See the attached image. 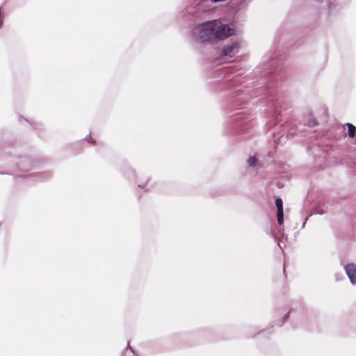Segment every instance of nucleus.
Listing matches in <instances>:
<instances>
[{
    "label": "nucleus",
    "instance_id": "nucleus-13",
    "mask_svg": "<svg viewBox=\"0 0 356 356\" xmlns=\"http://www.w3.org/2000/svg\"><path fill=\"white\" fill-rule=\"evenodd\" d=\"M277 218H284V211L283 209L277 210Z\"/></svg>",
    "mask_w": 356,
    "mask_h": 356
},
{
    "label": "nucleus",
    "instance_id": "nucleus-21",
    "mask_svg": "<svg viewBox=\"0 0 356 356\" xmlns=\"http://www.w3.org/2000/svg\"><path fill=\"white\" fill-rule=\"evenodd\" d=\"M336 280H340L339 276H338L337 274H336Z\"/></svg>",
    "mask_w": 356,
    "mask_h": 356
},
{
    "label": "nucleus",
    "instance_id": "nucleus-20",
    "mask_svg": "<svg viewBox=\"0 0 356 356\" xmlns=\"http://www.w3.org/2000/svg\"><path fill=\"white\" fill-rule=\"evenodd\" d=\"M272 134L274 136V140L276 141L277 139L275 138V133L273 131Z\"/></svg>",
    "mask_w": 356,
    "mask_h": 356
},
{
    "label": "nucleus",
    "instance_id": "nucleus-2",
    "mask_svg": "<svg viewBox=\"0 0 356 356\" xmlns=\"http://www.w3.org/2000/svg\"><path fill=\"white\" fill-rule=\"evenodd\" d=\"M252 115L245 112L234 113L226 118L223 124L222 134L233 142H239L245 138L253 126Z\"/></svg>",
    "mask_w": 356,
    "mask_h": 356
},
{
    "label": "nucleus",
    "instance_id": "nucleus-7",
    "mask_svg": "<svg viewBox=\"0 0 356 356\" xmlns=\"http://www.w3.org/2000/svg\"><path fill=\"white\" fill-rule=\"evenodd\" d=\"M290 312H291V311H289L286 314H284V316L282 318L278 319L277 321L273 322V325H272L271 327H273L275 325H277L279 327L282 326L284 324V323L286 322V321L287 320Z\"/></svg>",
    "mask_w": 356,
    "mask_h": 356
},
{
    "label": "nucleus",
    "instance_id": "nucleus-8",
    "mask_svg": "<svg viewBox=\"0 0 356 356\" xmlns=\"http://www.w3.org/2000/svg\"><path fill=\"white\" fill-rule=\"evenodd\" d=\"M200 26L197 24L191 30V35L195 40H198L200 38Z\"/></svg>",
    "mask_w": 356,
    "mask_h": 356
},
{
    "label": "nucleus",
    "instance_id": "nucleus-18",
    "mask_svg": "<svg viewBox=\"0 0 356 356\" xmlns=\"http://www.w3.org/2000/svg\"><path fill=\"white\" fill-rule=\"evenodd\" d=\"M265 330L258 331L257 329L254 330L255 334H259L260 332L264 333Z\"/></svg>",
    "mask_w": 356,
    "mask_h": 356
},
{
    "label": "nucleus",
    "instance_id": "nucleus-17",
    "mask_svg": "<svg viewBox=\"0 0 356 356\" xmlns=\"http://www.w3.org/2000/svg\"><path fill=\"white\" fill-rule=\"evenodd\" d=\"M308 219H309V216H307V217H306V218H305V219L304 222H302V227H301L302 228L305 227V224H306V222L308 220Z\"/></svg>",
    "mask_w": 356,
    "mask_h": 356
},
{
    "label": "nucleus",
    "instance_id": "nucleus-9",
    "mask_svg": "<svg viewBox=\"0 0 356 356\" xmlns=\"http://www.w3.org/2000/svg\"><path fill=\"white\" fill-rule=\"evenodd\" d=\"M280 127H283V129H282V134H281L280 136H278L277 138L280 142L282 140V138H284L285 134H286V138H288L289 135L290 136L293 135V132L291 130H289V129H286L285 127H283V124H280Z\"/></svg>",
    "mask_w": 356,
    "mask_h": 356
},
{
    "label": "nucleus",
    "instance_id": "nucleus-11",
    "mask_svg": "<svg viewBox=\"0 0 356 356\" xmlns=\"http://www.w3.org/2000/svg\"><path fill=\"white\" fill-rule=\"evenodd\" d=\"M275 207L277 208V210L278 209H283V202L281 197H277L275 200Z\"/></svg>",
    "mask_w": 356,
    "mask_h": 356
},
{
    "label": "nucleus",
    "instance_id": "nucleus-26",
    "mask_svg": "<svg viewBox=\"0 0 356 356\" xmlns=\"http://www.w3.org/2000/svg\"><path fill=\"white\" fill-rule=\"evenodd\" d=\"M252 0H248V2H250Z\"/></svg>",
    "mask_w": 356,
    "mask_h": 356
},
{
    "label": "nucleus",
    "instance_id": "nucleus-25",
    "mask_svg": "<svg viewBox=\"0 0 356 356\" xmlns=\"http://www.w3.org/2000/svg\"><path fill=\"white\" fill-rule=\"evenodd\" d=\"M254 335H248V337H254Z\"/></svg>",
    "mask_w": 356,
    "mask_h": 356
},
{
    "label": "nucleus",
    "instance_id": "nucleus-6",
    "mask_svg": "<svg viewBox=\"0 0 356 356\" xmlns=\"http://www.w3.org/2000/svg\"><path fill=\"white\" fill-rule=\"evenodd\" d=\"M345 126L348 128L347 134L348 137L353 140L352 143L356 145V126L350 122L346 123Z\"/></svg>",
    "mask_w": 356,
    "mask_h": 356
},
{
    "label": "nucleus",
    "instance_id": "nucleus-22",
    "mask_svg": "<svg viewBox=\"0 0 356 356\" xmlns=\"http://www.w3.org/2000/svg\"><path fill=\"white\" fill-rule=\"evenodd\" d=\"M336 280H340L339 276H338L337 274H336Z\"/></svg>",
    "mask_w": 356,
    "mask_h": 356
},
{
    "label": "nucleus",
    "instance_id": "nucleus-12",
    "mask_svg": "<svg viewBox=\"0 0 356 356\" xmlns=\"http://www.w3.org/2000/svg\"><path fill=\"white\" fill-rule=\"evenodd\" d=\"M269 234L274 238V240L277 242L279 247L281 248L280 241H278V238L277 236L273 232V231H270Z\"/></svg>",
    "mask_w": 356,
    "mask_h": 356
},
{
    "label": "nucleus",
    "instance_id": "nucleus-24",
    "mask_svg": "<svg viewBox=\"0 0 356 356\" xmlns=\"http://www.w3.org/2000/svg\"><path fill=\"white\" fill-rule=\"evenodd\" d=\"M243 1H241L240 3L241 6H243Z\"/></svg>",
    "mask_w": 356,
    "mask_h": 356
},
{
    "label": "nucleus",
    "instance_id": "nucleus-23",
    "mask_svg": "<svg viewBox=\"0 0 356 356\" xmlns=\"http://www.w3.org/2000/svg\"><path fill=\"white\" fill-rule=\"evenodd\" d=\"M283 272H284V273H285V266H284V264L283 265Z\"/></svg>",
    "mask_w": 356,
    "mask_h": 356
},
{
    "label": "nucleus",
    "instance_id": "nucleus-5",
    "mask_svg": "<svg viewBox=\"0 0 356 356\" xmlns=\"http://www.w3.org/2000/svg\"><path fill=\"white\" fill-rule=\"evenodd\" d=\"M345 273L352 284H356V266L349 263L344 266Z\"/></svg>",
    "mask_w": 356,
    "mask_h": 356
},
{
    "label": "nucleus",
    "instance_id": "nucleus-3",
    "mask_svg": "<svg viewBox=\"0 0 356 356\" xmlns=\"http://www.w3.org/2000/svg\"><path fill=\"white\" fill-rule=\"evenodd\" d=\"M234 28L230 27L228 24H224L218 26L214 32L209 33V36L202 33V42L212 38L224 39L234 34Z\"/></svg>",
    "mask_w": 356,
    "mask_h": 356
},
{
    "label": "nucleus",
    "instance_id": "nucleus-1",
    "mask_svg": "<svg viewBox=\"0 0 356 356\" xmlns=\"http://www.w3.org/2000/svg\"><path fill=\"white\" fill-rule=\"evenodd\" d=\"M266 61L268 63L264 64L262 71H260V67L255 71V73L259 72L261 76H268L259 83L262 86L252 90L247 89L239 92L230 102L227 110L243 108L246 104L259 103L266 106V125L273 127L281 122L282 111L287 108L286 99L277 91L278 81L283 77L284 62L283 58L276 56H270L264 60Z\"/></svg>",
    "mask_w": 356,
    "mask_h": 356
},
{
    "label": "nucleus",
    "instance_id": "nucleus-14",
    "mask_svg": "<svg viewBox=\"0 0 356 356\" xmlns=\"http://www.w3.org/2000/svg\"><path fill=\"white\" fill-rule=\"evenodd\" d=\"M208 22V20H202V27H201V29H202V32H203L205 29H206V23Z\"/></svg>",
    "mask_w": 356,
    "mask_h": 356
},
{
    "label": "nucleus",
    "instance_id": "nucleus-10",
    "mask_svg": "<svg viewBox=\"0 0 356 356\" xmlns=\"http://www.w3.org/2000/svg\"><path fill=\"white\" fill-rule=\"evenodd\" d=\"M247 163L250 167H255L257 163V159L255 156H250L247 159Z\"/></svg>",
    "mask_w": 356,
    "mask_h": 356
},
{
    "label": "nucleus",
    "instance_id": "nucleus-15",
    "mask_svg": "<svg viewBox=\"0 0 356 356\" xmlns=\"http://www.w3.org/2000/svg\"><path fill=\"white\" fill-rule=\"evenodd\" d=\"M324 211L322 210V209H319V210H317L316 211H314L313 213H311V216L313 215V214H319V215H322V214H324Z\"/></svg>",
    "mask_w": 356,
    "mask_h": 356
},
{
    "label": "nucleus",
    "instance_id": "nucleus-19",
    "mask_svg": "<svg viewBox=\"0 0 356 356\" xmlns=\"http://www.w3.org/2000/svg\"><path fill=\"white\" fill-rule=\"evenodd\" d=\"M316 124H317V122H316V120H314L312 121V126H315V125H316Z\"/></svg>",
    "mask_w": 356,
    "mask_h": 356
},
{
    "label": "nucleus",
    "instance_id": "nucleus-16",
    "mask_svg": "<svg viewBox=\"0 0 356 356\" xmlns=\"http://www.w3.org/2000/svg\"><path fill=\"white\" fill-rule=\"evenodd\" d=\"M277 223L280 226L282 225L284 223V218H277Z\"/></svg>",
    "mask_w": 356,
    "mask_h": 356
},
{
    "label": "nucleus",
    "instance_id": "nucleus-4",
    "mask_svg": "<svg viewBox=\"0 0 356 356\" xmlns=\"http://www.w3.org/2000/svg\"><path fill=\"white\" fill-rule=\"evenodd\" d=\"M239 47L238 41L231 39L227 44H224L222 49V54L225 56L233 57L238 52Z\"/></svg>",
    "mask_w": 356,
    "mask_h": 356
}]
</instances>
